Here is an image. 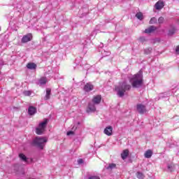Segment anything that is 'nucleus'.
Segmentation results:
<instances>
[{
    "mask_svg": "<svg viewBox=\"0 0 179 179\" xmlns=\"http://www.w3.org/2000/svg\"><path fill=\"white\" fill-rule=\"evenodd\" d=\"M176 31V27L171 26L168 31V36H173Z\"/></svg>",
    "mask_w": 179,
    "mask_h": 179,
    "instance_id": "obj_14",
    "label": "nucleus"
},
{
    "mask_svg": "<svg viewBox=\"0 0 179 179\" xmlns=\"http://www.w3.org/2000/svg\"><path fill=\"white\" fill-rule=\"evenodd\" d=\"M47 124H48V120L44 119L43 122L39 123L38 127L36 128V133L37 135H42L47 128Z\"/></svg>",
    "mask_w": 179,
    "mask_h": 179,
    "instance_id": "obj_5",
    "label": "nucleus"
},
{
    "mask_svg": "<svg viewBox=\"0 0 179 179\" xmlns=\"http://www.w3.org/2000/svg\"><path fill=\"white\" fill-rule=\"evenodd\" d=\"M141 41H143L145 40V38H140Z\"/></svg>",
    "mask_w": 179,
    "mask_h": 179,
    "instance_id": "obj_33",
    "label": "nucleus"
},
{
    "mask_svg": "<svg viewBox=\"0 0 179 179\" xmlns=\"http://www.w3.org/2000/svg\"><path fill=\"white\" fill-rule=\"evenodd\" d=\"M129 82L133 87H141L143 83V76L142 71H139L137 74L134 75L129 78Z\"/></svg>",
    "mask_w": 179,
    "mask_h": 179,
    "instance_id": "obj_1",
    "label": "nucleus"
},
{
    "mask_svg": "<svg viewBox=\"0 0 179 179\" xmlns=\"http://www.w3.org/2000/svg\"><path fill=\"white\" fill-rule=\"evenodd\" d=\"M50 96H51V90L50 88H48L46 89L45 100H50Z\"/></svg>",
    "mask_w": 179,
    "mask_h": 179,
    "instance_id": "obj_19",
    "label": "nucleus"
},
{
    "mask_svg": "<svg viewBox=\"0 0 179 179\" xmlns=\"http://www.w3.org/2000/svg\"><path fill=\"white\" fill-rule=\"evenodd\" d=\"M155 30H156V27L151 26L145 30V33H147V34L153 33Z\"/></svg>",
    "mask_w": 179,
    "mask_h": 179,
    "instance_id": "obj_15",
    "label": "nucleus"
},
{
    "mask_svg": "<svg viewBox=\"0 0 179 179\" xmlns=\"http://www.w3.org/2000/svg\"><path fill=\"white\" fill-rule=\"evenodd\" d=\"M170 96H176V88L172 89L171 91L159 94V99H164L165 97H170Z\"/></svg>",
    "mask_w": 179,
    "mask_h": 179,
    "instance_id": "obj_6",
    "label": "nucleus"
},
{
    "mask_svg": "<svg viewBox=\"0 0 179 179\" xmlns=\"http://www.w3.org/2000/svg\"><path fill=\"white\" fill-rule=\"evenodd\" d=\"M136 108L138 113H139L140 114H145V113L146 112V106H145V105L142 103L137 104Z\"/></svg>",
    "mask_w": 179,
    "mask_h": 179,
    "instance_id": "obj_7",
    "label": "nucleus"
},
{
    "mask_svg": "<svg viewBox=\"0 0 179 179\" xmlns=\"http://www.w3.org/2000/svg\"><path fill=\"white\" fill-rule=\"evenodd\" d=\"M37 113V109L34 106H29L28 108V113L29 115H34Z\"/></svg>",
    "mask_w": 179,
    "mask_h": 179,
    "instance_id": "obj_12",
    "label": "nucleus"
},
{
    "mask_svg": "<svg viewBox=\"0 0 179 179\" xmlns=\"http://www.w3.org/2000/svg\"><path fill=\"white\" fill-rule=\"evenodd\" d=\"M136 17L139 20H143V13L139 12L136 14Z\"/></svg>",
    "mask_w": 179,
    "mask_h": 179,
    "instance_id": "obj_21",
    "label": "nucleus"
},
{
    "mask_svg": "<svg viewBox=\"0 0 179 179\" xmlns=\"http://www.w3.org/2000/svg\"><path fill=\"white\" fill-rule=\"evenodd\" d=\"M157 22V19L156 17H152L149 22L150 24H155V23Z\"/></svg>",
    "mask_w": 179,
    "mask_h": 179,
    "instance_id": "obj_24",
    "label": "nucleus"
},
{
    "mask_svg": "<svg viewBox=\"0 0 179 179\" xmlns=\"http://www.w3.org/2000/svg\"><path fill=\"white\" fill-rule=\"evenodd\" d=\"M116 165L115 164H110L107 167V170H113V169H115Z\"/></svg>",
    "mask_w": 179,
    "mask_h": 179,
    "instance_id": "obj_22",
    "label": "nucleus"
},
{
    "mask_svg": "<svg viewBox=\"0 0 179 179\" xmlns=\"http://www.w3.org/2000/svg\"><path fill=\"white\" fill-rule=\"evenodd\" d=\"M94 89V86L92 83H88L84 86V92H92Z\"/></svg>",
    "mask_w": 179,
    "mask_h": 179,
    "instance_id": "obj_11",
    "label": "nucleus"
},
{
    "mask_svg": "<svg viewBox=\"0 0 179 179\" xmlns=\"http://www.w3.org/2000/svg\"><path fill=\"white\" fill-rule=\"evenodd\" d=\"M88 179H100L99 176H90L88 178Z\"/></svg>",
    "mask_w": 179,
    "mask_h": 179,
    "instance_id": "obj_29",
    "label": "nucleus"
},
{
    "mask_svg": "<svg viewBox=\"0 0 179 179\" xmlns=\"http://www.w3.org/2000/svg\"><path fill=\"white\" fill-rule=\"evenodd\" d=\"M103 134H105V135H107L108 136H111V135H113V127H106L103 131Z\"/></svg>",
    "mask_w": 179,
    "mask_h": 179,
    "instance_id": "obj_10",
    "label": "nucleus"
},
{
    "mask_svg": "<svg viewBox=\"0 0 179 179\" xmlns=\"http://www.w3.org/2000/svg\"><path fill=\"white\" fill-rule=\"evenodd\" d=\"M31 38H33V35L31 34H27V35L24 36L22 38V43H29V41H31Z\"/></svg>",
    "mask_w": 179,
    "mask_h": 179,
    "instance_id": "obj_8",
    "label": "nucleus"
},
{
    "mask_svg": "<svg viewBox=\"0 0 179 179\" xmlns=\"http://www.w3.org/2000/svg\"><path fill=\"white\" fill-rule=\"evenodd\" d=\"M152 155H153V152H152L151 150H148L145 152V157L146 159H150V157H152Z\"/></svg>",
    "mask_w": 179,
    "mask_h": 179,
    "instance_id": "obj_17",
    "label": "nucleus"
},
{
    "mask_svg": "<svg viewBox=\"0 0 179 179\" xmlns=\"http://www.w3.org/2000/svg\"><path fill=\"white\" fill-rule=\"evenodd\" d=\"M163 22H164V18L163 17H160L159 19H158V23L159 24H162V23H163Z\"/></svg>",
    "mask_w": 179,
    "mask_h": 179,
    "instance_id": "obj_27",
    "label": "nucleus"
},
{
    "mask_svg": "<svg viewBox=\"0 0 179 179\" xmlns=\"http://www.w3.org/2000/svg\"><path fill=\"white\" fill-rule=\"evenodd\" d=\"M76 129H78V127L76 125H74L72 128V131L67 132V136H69L71 135H73L75 134V131H76Z\"/></svg>",
    "mask_w": 179,
    "mask_h": 179,
    "instance_id": "obj_20",
    "label": "nucleus"
},
{
    "mask_svg": "<svg viewBox=\"0 0 179 179\" xmlns=\"http://www.w3.org/2000/svg\"><path fill=\"white\" fill-rule=\"evenodd\" d=\"M106 55H110V52H107Z\"/></svg>",
    "mask_w": 179,
    "mask_h": 179,
    "instance_id": "obj_34",
    "label": "nucleus"
},
{
    "mask_svg": "<svg viewBox=\"0 0 179 179\" xmlns=\"http://www.w3.org/2000/svg\"><path fill=\"white\" fill-rule=\"evenodd\" d=\"M129 155V150H123V152L121 154V157L122 160H125V159L128 157Z\"/></svg>",
    "mask_w": 179,
    "mask_h": 179,
    "instance_id": "obj_13",
    "label": "nucleus"
},
{
    "mask_svg": "<svg viewBox=\"0 0 179 179\" xmlns=\"http://www.w3.org/2000/svg\"><path fill=\"white\" fill-rule=\"evenodd\" d=\"M144 52L145 54H150L152 52V48L145 49Z\"/></svg>",
    "mask_w": 179,
    "mask_h": 179,
    "instance_id": "obj_26",
    "label": "nucleus"
},
{
    "mask_svg": "<svg viewBox=\"0 0 179 179\" xmlns=\"http://www.w3.org/2000/svg\"><path fill=\"white\" fill-rule=\"evenodd\" d=\"M47 83V78L42 77L39 79L38 84L42 86V85H45Z\"/></svg>",
    "mask_w": 179,
    "mask_h": 179,
    "instance_id": "obj_16",
    "label": "nucleus"
},
{
    "mask_svg": "<svg viewBox=\"0 0 179 179\" xmlns=\"http://www.w3.org/2000/svg\"><path fill=\"white\" fill-rule=\"evenodd\" d=\"M171 165H168V170H169V171H173V169H171Z\"/></svg>",
    "mask_w": 179,
    "mask_h": 179,
    "instance_id": "obj_31",
    "label": "nucleus"
},
{
    "mask_svg": "<svg viewBox=\"0 0 179 179\" xmlns=\"http://www.w3.org/2000/svg\"><path fill=\"white\" fill-rule=\"evenodd\" d=\"M136 177H137V178H139V179H143L145 176H143V173H142L141 172H137Z\"/></svg>",
    "mask_w": 179,
    "mask_h": 179,
    "instance_id": "obj_23",
    "label": "nucleus"
},
{
    "mask_svg": "<svg viewBox=\"0 0 179 179\" xmlns=\"http://www.w3.org/2000/svg\"><path fill=\"white\" fill-rule=\"evenodd\" d=\"M155 8L157 10H162L164 8V1H158L155 5Z\"/></svg>",
    "mask_w": 179,
    "mask_h": 179,
    "instance_id": "obj_9",
    "label": "nucleus"
},
{
    "mask_svg": "<svg viewBox=\"0 0 179 179\" xmlns=\"http://www.w3.org/2000/svg\"><path fill=\"white\" fill-rule=\"evenodd\" d=\"M19 157H20V159H22V160H23L24 162H27V158L26 157L25 155L20 154L19 155Z\"/></svg>",
    "mask_w": 179,
    "mask_h": 179,
    "instance_id": "obj_25",
    "label": "nucleus"
},
{
    "mask_svg": "<svg viewBox=\"0 0 179 179\" xmlns=\"http://www.w3.org/2000/svg\"><path fill=\"white\" fill-rule=\"evenodd\" d=\"M115 90L117 92V94L119 97H124L125 92L131 90V85L124 81L120 83L118 86H115Z\"/></svg>",
    "mask_w": 179,
    "mask_h": 179,
    "instance_id": "obj_2",
    "label": "nucleus"
},
{
    "mask_svg": "<svg viewBox=\"0 0 179 179\" xmlns=\"http://www.w3.org/2000/svg\"><path fill=\"white\" fill-rule=\"evenodd\" d=\"M78 164H82V163H83V159H78Z\"/></svg>",
    "mask_w": 179,
    "mask_h": 179,
    "instance_id": "obj_30",
    "label": "nucleus"
},
{
    "mask_svg": "<svg viewBox=\"0 0 179 179\" xmlns=\"http://www.w3.org/2000/svg\"><path fill=\"white\" fill-rule=\"evenodd\" d=\"M176 53L179 55V46H178L176 49Z\"/></svg>",
    "mask_w": 179,
    "mask_h": 179,
    "instance_id": "obj_32",
    "label": "nucleus"
},
{
    "mask_svg": "<svg viewBox=\"0 0 179 179\" xmlns=\"http://www.w3.org/2000/svg\"><path fill=\"white\" fill-rule=\"evenodd\" d=\"M100 103H101V95L94 96L91 102L88 103L87 112L94 113L96 111V106H99Z\"/></svg>",
    "mask_w": 179,
    "mask_h": 179,
    "instance_id": "obj_3",
    "label": "nucleus"
},
{
    "mask_svg": "<svg viewBox=\"0 0 179 179\" xmlns=\"http://www.w3.org/2000/svg\"><path fill=\"white\" fill-rule=\"evenodd\" d=\"M27 68L28 69H36V68H37V65L34 63H29L27 64Z\"/></svg>",
    "mask_w": 179,
    "mask_h": 179,
    "instance_id": "obj_18",
    "label": "nucleus"
},
{
    "mask_svg": "<svg viewBox=\"0 0 179 179\" xmlns=\"http://www.w3.org/2000/svg\"><path fill=\"white\" fill-rule=\"evenodd\" d=\"M24 96H31V91H24Z\"/></svg>",
    "mask_w": 179,
    "mask_h": 179,
    "instance_id": "obj_28",
    "label": "nucleus"
},
{
    "mask_svg": "<svg viewBox=\"0 0 179 179\" xmlns=\"http://www.w3.org/2000/svg\"><path fill=\"white\" fill-rule=\"evenodd\" d=\"M48 139L45 137H36L34 140V144L39 148V149H44V147L45 146V143L48 142Z\"/></svg>",
    "mask_w": 179,
    "mask_h": 179,
    "instance_id": "obj_4",
    "label": "nucleus"
}]
</instances>
